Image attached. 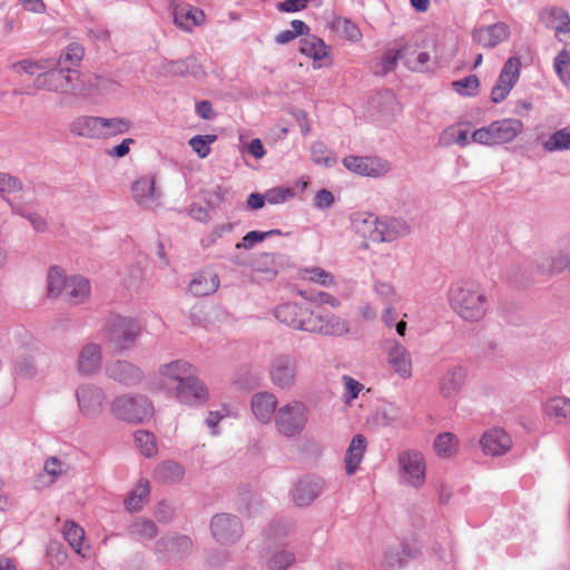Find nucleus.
Segmentation results:
<instances>
[{"instance_id": "9", "label": "nucleus", "mask_w": 570, "mask_h": 570, "mask_svg": "<svg viewBox=\"0 0 570 570\" xmlns=\"http://www.w3.org/2000/svg\"><path fill=\"white\" fill-rule=\"evenodd\" d=\"M298 360L292 353L276 354L269 363V379L282 390H291L297 380Z\"/></svg>"}, {"instance_id": "48", "label": "nucleus", "mask_w": 570, "mask_h": 570, "mask_svg": "<svg viewBox=\"0 0 570 570\" xmlns=\"http://www.w3.org/2000/svg\"><path fill=\"white\" fill-rule=\"evenodd\" d=\"M547 151L568 150L570 149V130L569 128L559 129L553 132L549 139L543 142Z\"/></svg>"}, {"instance_id": "6", "label": "nucleus", "mask_w": 570, "mask_h": 570, "mask_svg": "<svg viewBox=\"0 0 570 570\" xmlns=\"http://www.w3.org/2000/svg\"><path fill=\"white\" fill-rule=\"evenodd\" d=\"M79 71L71 67H59L50 61L49 69L38 75L35 80L37 89H47L60 94H69L77 89Z\"/></svg>"}, {"instance_id": "54", "label": "nucleus", "mask_w": 570, "mask_h": 570, "mask_svg": "<svg viewBox=\"0 0 570 570\" xmlns=\"http://www.w3.org/2000/svg\"><path fill=\"white\" fill-rule=\"evenodd\" d=\"M479 85V78L475 75H470L452 82V86L458 94L469 97L478 94Z\"/></svg>"}, {"instance_id": "55", "label": "nucleus", "mask_w": 570, "mask_h": 570, "mask_svg": "<svg viewBox=\"0 0 570 570\" xmlns=\"http://www.w3.org/2000/svg\"><path fill=\"white\" fill-rule=\"evenodd\" d=\"M232 194L230 188L217 185L206 191V203L212 208H219L222 203L228 200Z\"/></svg>"}, {"instance_id": "13", "label": "nucleus", "mask_w": 570, "mask_h": 570, "mask_svg": "<svg viewBox=\"0 0 570 570\" xmlns=\"http://www.w3.org/2000/svg\"><path fill=\"white\" fill-rule=\"evenodd\" d=\"M399 463L406 483L420 488L425 481V463L419 451H405L400 454Z\"/></svg>"}, {"instance_id": "15", "label": "nucleus", "mask_w": 570, "mask_h": 570, "mask_svg": "<svg viewBox=\"0 0 570 570\" xmlns=\"http://www.w3.org/2000/svg\"><path fill=\"white\" fill-rule=\"evenodd\" d=\"M307 332L341 336L348 333V324L337 315L316 309L314 311L312 322L307 323Z\"/></svg>"}, {"instance_id": "53", "label": "nucleus", "mask_w": 570, "mask_h": 570, "mask_svg": "<svg viewBox=\"0 0 570 570\" xmlns=\"http://www.w3.org/2000/svg\"><path fill=\"white\" fill-rule=\"evenodd\" d=\"M455 435L450 432L440 433L434 440L436 453L443 458H449L454 453Z\"/></svg>"}, {"instance_id": "51", "label": "nucleus", "mask_w": 570, "mask_h": 570, "mask_svg": "<svg viewBox=\"0 0 570 570\" xmlns=\"http://www.w3.org/2000/svg\"><path fill=\"white\" fill-rule=\"evenodd\" d=\"M14 373L23 379H32L37 374V366L33 356L28 354L19 355L14 361Z\"/></svg>"}, {"instance_id": "47", "label": "nucleus", "mask_w": 570, "mask_h": 570, "mask_svg": "<svg viewBox=\"0 0 570 570\" xmlns=\"http://www.w3.org/2000/svg\"><path fill=\"white\" fill-rule=\"evenodd\" d=\"M83 57V49L78 43H71L68 46L65 52L59 56L58 60H52L56 66L59 67H71L76 69L79 66Z\"/></svg>"}, {"instance_id": "4", "label": "nucleus", "mask_w": 570, "mask_h": 570, "mask_svg": "<svg viewBox=\"0 0 570 570\" xmlns=\"http://www.w3.org/2000/svg\"><path fill=\"white\" fill-rule=\"evenodd\" d=\"M309 410L302 401H291L275 412L274 423L278 434L295 439L299 436L308 422Z\"/></svg>"}, {"instance_id": "59", "label": "nucleus", "mask_w": 570, "mask_h": 570, "mask_svg": "<svg viewBox=\"0 0 570 570\" xmlns=\"http://www.w3.org/2000/svg\"><path fill=\"white\" fill-rule=\"evenodd\" d=\"M22 187V181L19 178L7 173H0V194L20 191Z\"/></svg>"}, {"instance_id": "57", "label": "nucleus", "mask_w": 570, "mask_h": 570, "mask_svg": "<svg viewBox=\"0 0 570 570\" xmlns=\"http://www.w3.org/2000/svg\"><path fill=\"white\" fill-rule=\"evenodd\" d=\"M302 275H303L304 279H308L311 282L321 284L323 286H328V285L333 284V282H334V278L331 275V273L326 272L325 269H323L321 267H316V266L309 267V268H304L302 271Z\"/></svg>"}, {"instance_id": "2", "label": "nucleus", "mask_w": 570, "mask_h": 570, "mask_svg": "<svg viewBox=\"0 0 570 570\" xmlns=\"http://www.w3.org/2000/svg\"><path fill=\"white\" fill-rule=\"evenodd\" d=\"M353 226L357 233L374 243L393 242L406 236L411 228L402 218L386 217L380 219L373 214H356Z\"/></svg>"}, {"instance_id": "31", "label": "nucleus", "mask_w": 570, "mask_h": 570, "mask_svg": "<svg viewBox=\"0 0 570 570\" xmlns=\"http://www.w3.org/2000/svg\"><path fill=\"white\" fill-rule=\"evenodd\" d=\"M101 117L81 116L70 124V131L80 137L99 139L101 138Z\"/></svg>"}, {"instance_id": "46", "label": "nucleus", "mask_w": 570, "mask_h": 570, "mask_svg": "<svg viewBox=\"0 0 570 570\" xmlns=\"http://www.w3.org/2000/svg\"><path fill=\"white\" fill-rule=\"evenodd\" d=\"M134 440L144 456L153 458L157 454L156 438L151 432L139 430L135 432Z\"/></svg>"}, {"instance_id": "61", "label": "nucleus", "mask_w": 570, "mask_h": 570, "mask_svg": "<svg viewBox=\"0 0 570 570\" xmlns=\"http://www.w3.org/2000/svg\"><path fill=\"white\" fill-rule=\"evenodd\" d=\"M294 196V191L291 188L285 187H275L272 189H268L265 193L266 202L269 204H282L288 200L291 197Z\"/></svg>"}, {"instance_id": "3", "label": "nucleus", "mask_w": 570, "mask_h": 570, "mask_svg": "<svg viewBox=\"0 0 570 570\" xmlns=\"http://www.w3.org/2000/svg\"><path fill=\"white\" fill-rule=\"evenodd\" d=\"M107 343L117 352L130 348L141 333L136 318L122 315H110L104 326Z\"/></svg>"}, {"instance_id": "23", "label": "nucleus", "mask_w": 570, "mask_h": 570, "mask_svg": "<svg viewBox=\"0 0 570 570\" xmlns=\"http://www.w3.org/2000/svg\"><path fill=\"white\" fill-rule=\"evenodd\" d=\"M465 377L466 371L463 366H450L439 381L440 394L445 399L454 397L462 389Z\"/></svg>"}, {"instance_id": "10", "label": "nucleus", "mask_w": 570, "mask_h": 570, "mask_svg": "<svg viewBox=\"0 0 570 570\" xmlns=\"http://www.w3.org/2000/svg\"><path fill=\"white\" fill-rule=\"evenodd\" d=\"M314 311L304 303H284L275 307L274 316L278 322L294 330L307 332V323L312 322Z\"/></svg>"}, {"instance_id": "21", "label": "nucleus", "mask_w": 570, "mask_h": 570, "mask_svg": "<svg viewBox=\"0 0 570 570\" xmlns=\"http://www.w3.org/2000/svg\"><path fill=\"white\" fill-rule=\"evenodd\" d=\"M101 346L97 343L85 344L77 358V372L81 376H92L101 368Z\"/></svg>"}, {"instance_id": "49", "label": "nucleus", "mask_w": 570, "mask_h": 570, "mask_svg": "<svg viewBox=\"0 0 570 570\" xmlns=\"http://www.w3.org/2000/svg\"><path fill=\"white\" fill-rule=\"evenodd\" d=\"M312 160L317 165L332 167L336 164V157L331 155L327 147L322 141H314L311 146Z\"/></svg>"}, {"instance_id": "35", "label": "nucleus", "mask_w": 570, "mask_h": 570, "mask_svg": "<svg viewBox=\"0 0 570 570\" xmlns=\"http://www.w3.org/2000/svg\"><path fill=\"white\" fill-rule=\"evenodd\" d=\"M299 52L317 62L328 55V47L323 39L315 35H309L299 41Z\"/></svg>"}, {"instance_id": "56", "label": "nucleus", "mask_w": 570, "mask_h": 570, "mask_svg": "<svg viewBox=\"0 0 570 570\" xmlns=\"http://www.w3.org/2000/svg\"><path fill=\"white\" fill-rule=\"evenodd\" d=\"M406 564L399 548H387L383 553L382 567L385 570H396Z\"/></svg>"}, {"instance_id": "36", "label": "nucleus", "mask_w": 570, "mask_h": 570, "mask_svg": "<svg viewBox=\"0 0 570 570\" xmlns=\"http://www.w3.org/2000/svg\"><path fill=\"white\" fill-rule=\"evenodd\" d=\"M195 372V368L183 360H177L159 367L161 376L176 381L178 384H183Z\"/></svg>"}, {"instance_id": "42", "label": "nucleus", "mask_w": 570, "mask_h": 570, "mask_svg": "<svg viewBox=\"0 0 570 570\" xmlns=\"http://www.w3.org/2000/svg\"><path fill=\"white\" fill-rule=\"evenodd\" d=\"M331 29L338 36L344 37L351 41H358L362 38V33L358 27L351 20L337 17L331 22Z\"/></svg>"}, {"instance_id": "44", "label": "nucleus", "mask_w": 570, "mask_h": 570, "mask_svg": "<svg viewBox=\"0 0 570 570\" xmlns=\"http://www.w3.org/2000/svg\"><path fill=\"white\" fill-rule=\"evenodd\" d=\"M149 494V482L140 481L137 488L131 491L125 500V507L130 512H138L142 509V503Z\"/></svg>"}, {"instance_id": "5", "label": "nucleus", "mask_w": 570, "mask_h": 570, "mask_svg": "<svg viewBox=\"0 0 570 570\" xmlns=\"http://www.w3.org/2000/svg\"><path fill=\"white\" fill-rule=\"evenodd\" d=\"M523 129L524 125L520 119L504 118L474 130L471 138L480 145H502L513 141Z\"/></svg>"}, {"instance_id": "34", "label": "nucleus", "mask_w": 570, "mask_h": 570, "mask_svg": "<svg viewBox=\"0 0 570 570\" xmlns=\"http://www.w3.org/2000/svg\"><path fill=\"white\" fill-rule=\"evenodd\" d=\"M117 88L118 83L115 80L92 75L83 81L81 90L88 96H104L116 91Z\"/></svg>"}, {"instance_id": "45", "label": "nucleus", "mask_w": 570, "mask_h": 570, "mask_svg": "<svg viewBox=\"0 0 570 570\" xmlns=\"http://www.w3.org/2000/svg\"><path fill=\"white\" fill-rule=\"evenodd\" d=\"M200 66L193 57L186 59L169 61L166 66V71L174 76L197 75Z\"/></svg>"}, {"instance_id": "24", "label": "nucleus", "mask_w": 570, "mask_h": 570, "mask_svg": "<svg viewBox=\"0 0 570 570\" xmlns=\"http://www.w3.org/2000/svg\"><path fill=\"white\" fill-rule=\"evenodd\" d=\"M510 36L509 27L503 22L484 26L473 32V40L484 48H493Z\"/></svg>"}, {"instance_id": "1", "label": "nucleus", "mask_w": 570, "mask_h": 570, "mask_svg": "<svg viewBox=\"0 0 570 570\" xmlns=\"http://www.w3.org/2000/svg\"><path fill=\"white\" fill-rule=\"evenodd\" d=\"M448 296L452 309L464 321L478 322L487 314V297L480 291L479 284L473 281L454 282L449 288Z\"/></svg>"}, {"instance_id": "39", "label": "nucleus", "mask_w": 570, "mask_h": 570, "mask_svg": "<svg viewBox=\"0 0 570 570\" xmlns=\"http://www.w3.org/2000/svg\"><path fill=\"white\" fill-rule=\"evenodd\" d=\"M132 124L129 119L122 117L105 118L101 117V138L116 137L129 131Z\"/></svg>"}, {"instance_id": "32", "label": "nucleus", "mask_w": 570, "mask_h": 570, "mask_svg": "<svg viewBox=\"0 0 570 570\" xmlns=\"http://www.w3.org/2000/svg\"><path fill=\"white\" fill-rule=\"evenodd\" d=\"M158 534L156 523L147 518H136L128 525V535L130 539L146 542L155 539Z\"/></svg>"}, {"instance_id": "62", "label": "nucleus", "mask_w": 570, "mask_h": 570, "mask_svg": "<svg viewBox=\"0 0 570 570\" xmlns=\"http://www.w3.org/2000/svg\"><path fill=\"white\" fill-rule=\"evenodd\" d=\"M402 56H403V48L396 50L395 52H393V51L384 52L381 58V65H382L381 72L383 75H385V73L392 71L395 68L397 60L400 58H402Z\"/></svg>"}, {"instance_id": "58", "label": "nucleus", "mask_w": 570, "mask_h": 570, "mask_svg": "<svg viewBox=\"0 0 570 570\" xmlns=\"http://www.w3.org/2000/svg\"><path fill=\"white\" fill-rule=\"evenodd\" d=\"M215 140V135H197L189 140V145L200 158H205L210 153L209 144L214 142Z\"/></svg>"}, {"instance_id": "18", "label": "nucleus", "mask_w": 570, "mask_h": 570, "mask_svg": "<svg viewBox=\"0 0 570 570\" xmlns=\"http://www.w3.org/2000/svg\"><path fill=\"white\" fill-rule=\"evenodd\" d=\"M176 396L184 404L200 405L208 400L209 392L196 373H193L183 384L177 385Z\"/></svg>"}, {"instance_id": "25", "label": "nucleus", "mask_w": 570, "mask_h": 570, "mask_svg": "<svg viewBox=\"0 0 570 570\" xmlns=\"http://www.w3.org/2000/svg\"><path fill=\"white\" fill-rule=\"evenodd\" d=\"M219 287V277L210 271L196 273L189 283V291L194 296H207Z\"/></svg>"}, {"instance_id": "22", "label": "nucleus", "mask_w": 570, "mask_h": 570, "mask_svg": "<svg viewBox=\"0 0 570 570\" xmlns=\"http://www.w3.org/2000/svg\"><path fill=\"white\" fill-rule=\"evenodd\" d=\"M106 374L109 379L127 386L138 384L144 377L139 367L121 360L108 364L106 366Z\"/></svg>"}, {"instance_id": "52", "label": "nucleus", "mask_w": 570, "mask_h": 570, "mask_svg": "<svg viewBox=\"0 0 570 570\" xmlns=\"http://www.w3.org/2000/svg\"><path fill=\"white\" fill-rule=\"evenodd\" d=\"M295 562V554L291 551H275L267 561L268 570H286Z\"/></svg>"}, {"instance_id": "64", "label": "nucleus", "mask_w": 570, "mask_h": 570, "mask_svg": "<svg viewBox=\"0 0 570 570\" xmlns=\"http://www.w3.org/2000/svg\"><path fill=\"white\" fill-rule=\"evenodd\" d=\"M550 13L560 21L559 24L554 27L556 32L570 33V17L568 12L562 9L553 8Z\"/></svg>"}, {"instance_id": "30", "label": "nucleus", "mask_w": 570, "mask_h": 570, "mask_svg": "<svg viewBox=\"0 0 570 570\" xmlns=\"http://www.w3.org/2000/svg\"><path fill=\"white\" fill-rule=\"evenodd\" d=\"M185 475L184 466L171 460H167L157 464L154 470L155 481L163 484H174L183 480Z\"/></svg>"}, {"instance_id": "43", "label": "nucleus", "mask_w": 570, "mask_h": 570, "mask_svg": "<svg viewBox=\"0 0 570 570\" xmlns=\"http://www.w3.org/2000/svg\"><path fill=\"white\" fill-rule=\"evenodd\" d=\"M439 142L444 147H449L453 144L465 147L469 144L468 130L460 129L455 125L449 126L441 132Z\"/></svg>"}, {"instance_id": "27", "label": "nucleus", "mask_w": 570, "mask_h": 570, "mask_svg": "<svg viewBox=\"0 0 570 570\" xmlns=\"http://www.w3.org/2000/svg\"><path fill=\"white\" fill-rule=\"evenodd\" d=\"M204 19V12L199 9H194L189 4L180 3L174 7V22L183 30H191L195 26L200 24Z\"/></svg>"}, {"instance_id": "20", "label": "nucleus", "mask_w": 570, "mask_h": 570, "mask_svg": "<svg viewBox=\"0 0 570 570\" xmlns=\"http://www.w3.org/2000/svg\"><path fill=\"white\" fill-rule=\"evenodd\" d=\"M480 445L484 454L499 456L510 450L512 440L503 429L494 428L483 433Z\"/></svg>"}, {"instance_id": "33", "label": "nucleus", "mask_w": 570, "mask_h": 570, "mask_svg": "<svg viewBox=\"0 0 570 570\" xmlns=\"http://www.w3.org/2000/svg\"><path fill=\"white\" fill-rule=\"evenodd\" d=\"M365 449V438L362 434L354 435L345 455V471L347 475H353L356 472L363 460Z\"/></svg>"}, {"instance_id": "16", "label": "nucleus", "mask_w": 570, "mask_h": 570, "mask_svg": "<svg viewBox=\"0 0 570 570\" xmlns=\"http://www.w3.org/2000/svg\"><path fill=\"white\" fill-rule=\"evenodd\" d=\"M194 549L193 540L185 534L173 533L160 538L155 543L157 554L168 556L176 559H184Z\"/></svg>"}, {"instance_id": "63", "label": "nucleus", "mask_w": 570, "mask_h": 570, "mask_svg": "<svg viewBox=\"0 0 570 570\" xmlns=\"http://www.w3.org/2000/svg\"><path fill=\"white\" fill-rule=\"evenodd\" d=\"M266 238H267V234H263V232H259V230H252V232H248L243 237L240 243L236 244V248L250 249L256 244L263 242Z\"/></svg>"}, {"instance_id": "37", "label": "nucleus", "mask_w": 570, "mask_h": 570, "mask_svg": "<svg viewBox=\"0 0 570 570\" xmlns=\"http://www.w3.org/2000/svg\"><path fill=\"white\" fill-rule=\"evenodd\" d=\"M568 269L570 273V254H558L553 257H543L538 264L537 274L552 275Z\"/></svg>"}, {"instance_id": "40", "label": "nucleus", "mask_w": 570, "mask_h": 570, "mask_svg": "<svg viewBox=\"0 0 570 570\" xmlns=\"http://www.w3.org/2000/svg\"><path fill=\"white\" fill-rule=\"evenodd\" d=\"M69 277H66L63 271L59 266H51L47 275L48 296L57 297L62 295Z\"/></svg>"}, {"instance_id": "26", "label": "nucleus", "mask_w": 570, "mask_h": 570, "mask_svg": "<svg viewBox=\"0 0 570 570\" xmlns=\"http://www.w3.org/2000/svg\"><path fill=\"white\" fill-rule=\"evenodd\" d=\"M277 400L272 393H257L252 397V411L262 423H268L275 416Z\"/></svg>"}, {"instance_id": "12", "label": "nucleus", "mask_w": 570, "mask_h": 570, "mask_svg": "<svg viewBox=\"0 0 570 570\" xmlns=\"http://www.w3.org/2000/svg\"><path fill=\"white\" fill-rule=\"evenodd\" d=\"M520 59L517 57L509 58L499 75L497 83L491 91V100L499 104L507 98L520 76Z\"/></svg>"}, {"instance_id": "17", "label": "nucleus", "mask_w": 570, "mask_h": 570, "mask_svg": "<svg viewBox=\"0 0 570 570\" xmlns=\"http://www.w3.org/2000/svg\"><path fill=\"white\" fill-rule=\"evenodd\" d=\"M325 481L318 476H304L294 485L291 494L298 507L311 505L324 491Z\"/></svg>"}, {"instance_id": "50", "label": "nucleus", "mask_w": 570, "mask_h": 570, "mask_svg": "<svg viewBox=\"0 0 570 570\" xmlns=\"http://www.w3.org/2000/svg\"><path fill=\"white\" fill-rule=\"evenodd\" d=\"M47 558L52 568H59L66 563L68 553L61 542L50 541L47 546Z\"/></svg>"}, {"instance_id": "8", "label": "nucleus", "mask_w": 570, "mask_h": 570, "mask_svg": "<svg viewBox=\"0 0 570 570\" xmlns=\"http://www.w3.org/2000/svg\"><path fill=\"white\" fill-rule=\"evenodd\" d=\"M209 530L216 543L224 547L235 544L244 534L243 522L232 513H216L209 522Z\"/></svg>"}, {"instance_id": "41", "label": "nucleus", "mask_w": 570, "mask_h": 570, "mask_svg": "<svg viewBox=\"0 0 570 570\" xmlns=\"http://www.w3.org/2000/svg\"><path fill=\"white\" fill-rule=\"evenodd\" d=\"M546 414L557 420L570 419V399L556 396L549 399L544 404Z\"/></svg>"}, {"instance_id": "28", "label": "nucleus", "mask_w": 570, "mask_h": 570, "mask_svg": "<svg viewBox=\"0 0 570 570\" xmlns=\"http://www.w3.org/2000/svg\"><path fill=\"white\" fill-rule=\"evenodd\" d=\"M389 363L402 379H410L412 376L411 355L400 343H394L390 348Z\"/></svg>"}, {"instance_id": "60", "label": "nucleus", "mask_w": 570, "mask_h": 570, "mask_svg": "<svg viewBox=\"0 0 570 570\" xmlns=\"http://www.w3.org/2000/svg\"><path fill=\"white\" fill-rule=\"evenodd\" d=\"M570 62V52L566 49L561 50L554 58L553 67L560 79L570 85V73L563 70V67Z\"/></svg>"}, {"instance_id": "38", "label": "nucleus", "mask_w": 570, "mask_h": 570, "mask_svg": "<svg viewBox=\"0 0 570 570\" xmlns=\"http://www.w3.org/2000/svg\"><path fill=\"white\" fill-rule=\"evenodd\" d=\"M62 534L68 544L75 550V552L82 558L87 554L83 552L82 542L85 540V530L72 520L65 522L62 528Z\"/></svg>"}, {"instance_id": "14", "label": "nucleus", "mask_w": 570, "mask_h": 570, "mask_svg": "<svg viewBox=\"0 0 570 570\" xmlns=\"http://www.w3.org/2000/svg\"><path fill=\"white\" fill-rule=\"evenodd\" d=\"M79 411L87 417H96L102 410L106 395L101 387L94 384H82L76 390Z\"/></svg>"}, {"instance_id": "11", "label": "nucleus", "mask_w": 570, "mask_h": 570, "mask_svg": "<svg viewBox=\"0 0 570 570\" xmlns=\"http://www.w3.org/2000/svg\"><path fill=\"white\" fill-rule=\"evenodd\" d=\"M131 194L136 204L142 209H155L160 205L163 193L156 187L151 175L138 178L131 185Z\"/></svg>"}, {"instance_id": "19", "label": "nucleus", "mask_w": 570, "mask_h": 570, "mask_svg": "<svg viewBox=\"0 0 570 570\" xmlns=\"http://www.w3.org/2000/svg\"><path fill=\"white\" fill-rule=\"evenodd\" d=\"M343 165L350 171L367 177H380L387 173L389 165L373 157L346 156Z\"/></svg>"}, {"instance_id": "29", "label": "nucleus", "mask_w": 570, "mask_h": 570, "mask_svg": "<svg viewBox=\"0 0 570 570\" xmlns=\"http://www.w3.org/2000/svg\"><path fill=\"white\" fill-rule=\"evenodd\" d=\"M62 294L70 304L78 305L89 297L90 283L80 275L71 276Z\"/></svg>"}, {"instance_id": "7", "label": "nucleus", "mask_w": 570, "mask_h": 570, "mask_svg": "<svg viewBox=\"0 0 570 570\" xmlns=\"http://www.w3.org/2000/svg\"><path fill=\"white\" fill-rule=\"evenodd\" d=\"M111 411L118 419L129 423H140L153 416L151 402L142 395H121L114 400Z\"/></svg>"}]
</instances>
